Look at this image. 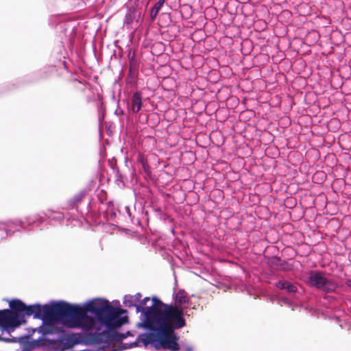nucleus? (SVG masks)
Masks as SVG:
<instances>
[{"instance_id":"1","label":"nucleus","mask_w":351,"mask_h":351,"mask_svg":"<svg viewBox=\"0 0 351 351\" xmlns=\"http://www.w3.org/2000/svg\"><path fill=\"white\" fill-rule=\"evenodd\" d=\"M150 300L149 297H145L136 306V313H140L141 322L136 324L137 328L147 330V332L140 334L136 339L130 343H123L114 351H122L126 349L139 346L147 347L152 346L156 350H167L168 338L166 335L165 319L164 316V303L156 296L152 298V304L146 306Z\"/></svg>"},{"instance_id":"2","label":"nucleus","mask_w":351,"mask_h":351,"mask_svg":"<svg viewBox=\"0 0 351 351\" xmlns=\"http://www.w3.org/2000/svg\"><path fill=\"white\" fill-rule=\"evenodd\" d=\"M173 296L175 300L174 304H165V306H163L166 335L168 338L167 350L169 351H176L179 349V337L175 330L182 328L186 325L184 309L185 304L189 302L187 293L184 290H179Z\"/></svg>"},{"instance_id":"3","label":"nucleus","mask_w":351,"mask_h":351,"mask_svg":"<svg viewBox=\"0 0 351 351\" xmlns=\"http://www.w3.org/2000/svg\"><path fill=\"white\" fill-rule=\"evenodd\" d=\"M9 306L10 309L0 310V341L18 343L19 337H12L11 333L26 322L25 316H32V313H29L30 305L19 299L11 300Z\"/></svg>"},{"instance_id":"4","label":"nucleus","mask_w":351,"mask_h":351,"mask_svg":"<svg viewBox=\"0 0 351 351\" xmlns=\"http://www.w3.org/2000/svg\"><path fill=\"white\" fill-rule=\"evenodd\" d=\"M38 319H41L43 324L36 328H32V332L37 331L41 334V336L37 339H33L29 335L19 337L18 339L19 348L16 349V351H32L40 346L42 341L53 342L56 340V337L60 333L61 330L56 326L54 322L50 320L49 317Z\"/></svg>"},{"instance_id":"5","label":"nucleus","mask_w":351,"mask_h":351,"mask_svg":"<svg viewBox=\"0 0 351 351\" xmlns=\"http://www.w3.org/2000/svg\"><path fill=\"white\" fill-rule=\"evenodd\" d=\"M306 282L309 286L325 293H332L337 288V285L333 280L326 278L321 271H311Z\"/></svg>"},{"instance_id":"6","label":"nucleus","mask_w":351,"mask_h":351,"mask_svg":"<svg viewBox=\"0 0 351 351\" xmlns=\"http://www.w3.org/2000/svg\"><path fill=\"white\" fill-rule=\"evenodd\" d=\"M55 339L56 340L53 341V344L56 348L60 351L71 348L79 343L77 338L66 335L64 331L62 330L60 333H59L58 336L56 337Z\"/></svg>"},{"instance_id":"7","label":"nucleus","mask_w":351,"mask_h":351,"mask_svg":"<svg viewBox=\"0 0 351 351\" xmlns=\"http://www.w3.org/2000/svg\"><path fill=\"white\" fill-rule=\"evenodd\" d=\"M62 16L60 15L52 16L50 18V23L51 25H56V28L57 30H63L64 34L67 36V33H69V40L70 43H72L73 40V37L72 36L74 30V27L69 22H64L62 21Z\"/></svg>"},{"instance_id":"8","label":"nucleus","mask_w":351,"mask_h":351,"mask_svg":"<svg viewBox=\"0 0 351 351\" xmlns=\"http://www.w3.org/2000/svg\"><path fill=\"white\" fill-rule=\"evenodd\" d=\"M142 93L140 91L134 93L131 97L130 104L128 105V110L134 114L138 112L143 106Z\"/></svg>"},{"instance_id":"9","label":"nucleus","mask_w":351,"mask_h":351,"mask_svg":"<svg viewBox=\"0 0 351 351\" xmlns=\"http://www.w3.org/2000/svg\"><path fill=\"white\" fill-rule=\"evenodd\" d=\"M127 13L124 19V25L127 26L131 25L134 22L138 23L141 16V12L134 7H129L127 5Z\"/></svg>"},{"instance_id":"10","label":"nucleus","mask_w":351,"mask_h":351,"mask_svg":"<svg viewBox=\"0 0 351 351\" xmlns=\"http://www.w3.org/2000/svg\"><path fill=\"white\" fill-rule=\"evenodd\" d=\"M275 285L276 288L285 291L289 295L294 294L298 291L296 285L286 280H278Z\"/></svg>"},{"instance_id":"11","label":"nucleus","mask_w":351,"mask_h":351,"mask_svg":"<svg viewBox=\"0 0 351 351\" xmlns=\"http://www.w3.org/2000/svg\"><path fill=\"white\" fill-rule=\"evenodd\" d=\"M85 191H81L79 193H76L72 198L69 199L66 205L64 206V209H73L75 208V205L81 202L82 199L85 196Z\"/></svg>"},{"instance_id":"12","label":"nucleus","mask_w":351,"mask_h":351,"mask_svg":"<svg viewBox=\"0 0 351 351\" xmlns=\"http://www.w3.org/2000/svg\"><path fill=\"white\" fill-rule=\"evenodd\" d=\"M25 221L29 227L37 225L38 228L42 229L40 225L45 222V219L38 214L32 215L25 217Z\"/></svg>"},{"instance_id":"13","label":"nucleus","mask_w":351,"mask_h":351,"mask_svg":"<svg viewBox=\"0 0 351 351\" xmlns=\"http://www.w3.org/2000/svg\"><path fill=\"white\" fill-rule=\"evenodd\" d=\"M45 216L49 220L53 221L55 222L60 223L64 217V215L61 212H56L51 210H47L45 213Z\"/></svg>"},{"instance_id":"14","label":"nucleus","mask_w":351,"mask_h":351,"mask_svg":"<svg viewBox=\"0 0 351 351\" xmlns=\"http://www.w3.org/2000/svg\"><path fill=\"white\" fill-rule=\"evenodd\" d=\"M25 222L19 219H10L4 222V225L8 228H16L19 227V229L26 230L27 228L25 227Z\"/></svg>"},{"instance_id":"15","label":"nucleus","mask_w":351,"mask_h":351,"mask_svg":"<svg viewBox=\"0 0 351 351\" xmlns=\"http://www.w3.org/2000/svg\"><path fill=\"white\" fill-rule=\"evenodd\" d=\"M123 304L125 307L131 308L135 307L136 309V306H138V302L134 298L132 295H126L124 297Z\"/></svg>"},{"instance_id":"16","label":"nucleus","mask_w":351,"mask_h":351,"mask_svg":"<svg viewBox=\"0 0 351 351\" xmlns=\"http://www.w3.org/2000/svg\"><path fill=\"white\" fill-rule=\"evenodd\" d=\"M136 74L133 71V68H129V73L125 79L127 84H133L135 83Z\"/></svg>"},{"instance_id":"17","label":"nucleus","mask_w":351,"mask_h":351,"mask_svg":"<svg viewBox=\"0 0 351 351\" xmlns=\"http://www.w3.org/2000/svg\"><path fill=\"white\" fill-rule=\"evenodd\" d=\"M179 349L177 351H193V346L188 343L182 341L180 344L178 343Z\"/></svg>"},{"instance_id":"18","label":"nucleus","mask_w":351,"mask_h":351,"mask_svg":"<svg viewBox=\"0 0 351 351\" xmlns=\"http://www.w3.org/2000/svg\"><path fill=\"white\" fill-rule=\"evenodd\" d=\"M10 228H8L5 229V236L3 237V238H5V237H12V236L14 235V234L15 232L21 231V229H19V228H16L14 230H12Z\"/></svg>"},{"instance_id":"19","label":"nucleus","mask_w":351,"mask_h":351,"mask_svg":"<svg viewBox=\"0 0 351 351\" xmlns=\"http://www.w3.org/2000/svg\"><path fill=\"white\" fill-rule=\"evenodd\" d=\"M165 3V0H158L152 8L159 12Z\"/></svg>"},{"instance_id":"20","label":"nucleus","mask_w":351,"mask_h":351,"mask_svg":"<svg viewBox=\"0 0 351 351\" xmlns=\"http://www.w3.org/2000/svg\"><path fill=\"white\" fill-rule=\"evenodd\" d=\"M279 302L284 303L285 304H287L289 306H292V302H291L290 299L288 298L282 297L279 299Z\"/></svg>"},{"instance_id":"21","label":"nucleus","mask_w":351,"mask_h":351,"mask_svg":"<svg viewBox=\"0 0 351 351\" xmlns=\"http://www.w3.org/2000/svg\"><path fill=\"white\" fill-rule=\"evenodd\" d=\"M142 168L147 176H149L151 174L149 167L147 162L143 163L142 165Z\"/></svg>"},{"instance_id":"22","label":"nucleus","mask_w":351,"mask_h":351,"mask_svg":"<svg viewBox=\"0 0 351 351\" xmlns=\"http://www.w3.org/2000/svg\"><path fill=\"white\" fill-rule=\"evenodd\" d=\"M129 66L130 68H133L134 66V55L129 56Z\"/></svg>"},{"instance_id":"23","label":"nucleus","mask_w":351,"mask_h":351,"mask_svg":"<svg viewBox=\"0 0 351 351\" xmlns=\"http://www.w3.org/2000/svg\"><path fill=\"white\" fill-rule=\"evenodd\" d=\"M158 13V12L157 11H156L153 8H152L151 9V12H150V18H151V19L154 20L156 17Z\"/></svg>"},{"instance_id":"24","label":"nucleus","mask_w":351,"mask_h":351,"mask_svg":"<svg viewBox=\"0 0 351 351\" xmlns=\"http://www.w3.org/2000/svg\"><path fill=\"white\" fill-rule=\"evenodd\" d=\"M134 298L138 302V303L141 301L140 299L142 297V295L141 293H137L135 295H132Z\"/></svg>"},{"instance_id":"25","label":"nucleus","mask_w":351,"mask_h":351,"mask_svg":"<svg viewBox=\"0 0 351 351\" xmlns=\"http://www.w3.org/2000/svg\"><path fill=\"white\" fill-rule=\"evenodd\" d=\"M138 162L139 163L141 164V165L143 164V163H146L147 161L143 158V157H139L138 159Z\"/></svg>"},{"instance_id":"26","label":"nucleus","mask_w":351,"mask_h":351,"mask_svg":"<svg viewBox=\"0 0 351 351\" xmlns=\"http://www.w3.org/2000/svg\"><path fill=\"white\" fill-rule=\"evenodd\" d=\"M153 209L156 213H161V211H162V209L160 207H153Z\"/></svg>"},{"instance_id":"27","label":"nucleus","mask_w":351,"mask_h":351,"mask_svg":"<svg viewBox=\"0 0 351 351\" xmlns=\"http://www.w3.org/2000/svg\"><path fill=\"white\" fill-rule=\"evenodd\" d=\"M124 112L123 110L120 109V110H116L115 111V114H123Z\"/></svg>"},{"instance_id":"28","label":"nucleus","mask_w":351,"mask_h":351,"mask_svg":"<svg viewBox=\"0 0 351 351\" xmlns=\"http://www.w3.org/2000/svg\"><path fill=\"white\" fill-rule=\"evenodd\" d=\"M125 210L127 212V214L128 215V216L130 217H131V213H130V208L128 206H126L125 207Z\"/></svg>"},{"instance_id":"29","label":"nucleus","mask_w":351,"mask_h":351,"mask_svg":"<svg viewBox=\"0 0 351 351\" xmlns=\"http://www.w3.org/2000/svg\"><path fill=\"white\" fill-rule=\"evenodd\" d=\"M346 285L351 289V279H348L347 281H346Z\"/></svg>"}]
</instances>
